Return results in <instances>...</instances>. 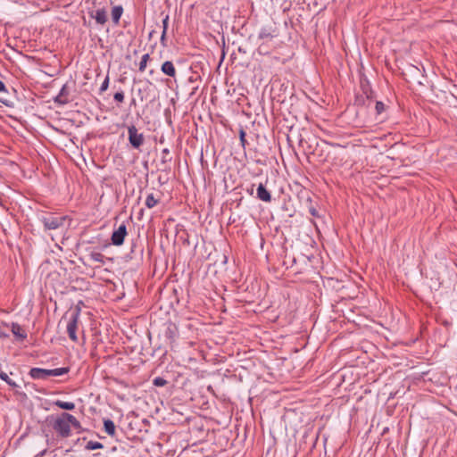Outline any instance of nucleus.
I'll use <instances>...</instances> for the list:
<instances>
[{
  "label": "nucleus",
  "mask_w": 457,
  "mask_h": 457,
  "mask_svg": "<svg viewBox=\"0 0 457 457\" xmlns=\"http://www.w3.org/2000/svg\"><path fill=\"white\" fill-rule=\"evenodd\" d=\"M67 216L55 213H47L39 217V221L46 230H54L64 226Z\"/></svg>",
  "instance_id": "3"
},
{
  "label": "nucleus",
  "mask_w": 457,
  "mask_h": 457,
  "mask_svg": "<svg viewBox=\"0 0 457 457\" xmlns=\"http://www.w3.org/2000/svg\"><path fill=\"white\" fill-rule=\"evenodd\" d=\"M109 81H110V79H109V76L107 75V76L105 77V79H104V81H103V83H102L101 87H100V93H103V92H104V91H106V90H107V88H108V87H109Z\"/></svg>",
  "instance_id": "23"
},
{
  "label": "nucleus",
  "mask_w": 457,
  "mask_h": 457,
  "mask_svg": "<svg viewBox=\"0 0 457 457\" xmlns=\"http://www.w3.org/2000/svg\"><path fill=\"white\" fill-rule=\"evenodd\" d=\"M257 197L258 199L269 203L271 201L270 193L266 189L263 184H259L257 187Z\"/></svg>",
  "instance_id": "12"
},
{
  "label": "nucleus",
  "mask_w": 457,
  "mask_h": 457,
  "mask_svg": "<svg viewBox=\"0 0 457 457\" xmlns=\"http://www.w3.org/2000/svg\"><path fill=\"white\" fill-rule=\"evenodd\" d=\"M89 257L94 262H100V263H104V256L103 253H101L99 252H92L89 254Z\"/></svg>",
  "instance_id": "21"
},
{
  "label": "nucleus",
  "mask_w": 457,
  "mask_h": 457,
  "mask_svg": "<svg viewBox=\"0 0 457 457\" xmlns=\"http://www.w3.org/2000/svg\"><path fill=\"white\" fill-rule=\"evenodd\" d=\"M158 204V200L155 199L154 194H149L145 199V206L149 209L154 208Z\"/></svg>",
  "instance_id": "19"
},
{
  "label": "nucleus",
  "mask_w": 457,
  "mask_h": 457,
  "mask_svg": "<svg viewBox=\"0 0 457 457\" xmlns=\"http://www.w3.org/2000/svg\"><path fill=\"white\" fill-rule=\"evenodd\" d=\"M129 141L135 149L140 148L145 141L143 133H139L135 125L128 127Z\"/></svg>",
  "instance_id": "5"
},
{
  "label": "nucleus",
  "mask_w": 457,
  "mask_h": 457,
  "mask_svg": "<svg viewBox=\"0 0 457 457\" xmlns=\"http://www.w3.org/2000/svg\"><path fill=\"white\" fill-rule=\"evenodd\" d=\"M70 369L67 367L56 368L53 370L41 369V368H31L29 375L33 379L45 380L49 377H59L65 375L69 372Z\"/></svg>",
  "instance_id": "2"
},
{
  "label": "nucleus",
  "mask_w": 457,
  "mask_h": 457,
  "mask_svg": "<svg viewBox=\"0 0 457 457\" xmlns=\"http://www.w3.org/2000/svg\"><path fill=\"white\" fill-rule=\"evenodd\" d=\"M127 234V226L124 222H122L116 229H114V231L112 234L111 240L112 245L117 246L121 245L124 242Z\"/></svg>",
  "instance_id": "7"
},
{
  "label": "nucleus",
  "mask_w": 457,
  "mask_h": 457,
  "mask_svg": "<svg viewBox=\"0 0 457 457\" xmlns=\"http://www.w3.org/2000/svg\"><path fill=\"white\" fill-rule=\"evenodd\" d=\"M163 74L174 78L176 76V69L172 62L166 61L161 66Z\"/></svg>",
  "instance_id": "11"
},
{
  "label": "nucleus",
  "mask_w": 457,
  "mask_h": 457,
  "mask_svg": "<svg viewBox=\"0 0 457 457\" xmlns=\"http://www.w3.org/2000/svg\"><path fill=\"white\" fill-rule=\"evenodd\" d=\"M103 448L104 445L96 441H88L85 445V449L87 451L98 450Z\"/></svg>",
  "instance_id": "18"
},
{
  "label": "nucleus",
  "mask_w": 457,
  "mask_h": 457,
  "mask_svg": "<svg viewBox=\"0 0 457 457\" xmlns=\"http://www.w3.org/2000/svg\"><path fill=\"white\" fill-rule=\"evenodd\" d=\"M3 91H6V87H5L4 83L2 80H0V92H3Z\"/></svg>",
  "instance_id": "32"
},
{
  "label": "nucleus",
  "mask_w": 457,
  "mask_h": 457,
  "mask_svg": "<svg viewBox=\"0 0 457 457\" xmlns=\"http://www.w3.org/2000/svg\"><path fill=\"white\" fill-rule=\"evenodd\" d=\"M166 34H167V31H165V29H162V36H161V44L162 46H166L167 44H166Z\"/></svg>",
  "instance_id": "27"
},
{
  "label": "nucleus",
  "mask_w": 457,
  "mask_h": 457,
  "mask_svg": "<svg viewBox=\"0 0 457 457\" xmlns=\"http://www.w3.org/2000/svg\"><path fill=\"white\" fill-rule=\"evenodd\" d=\"M149 59H150L149 54H145L144 55H142L141 61H140L139 66H138V70L140 72L145 71Z\"/></svg>",
  "instance_id": "20"
},
{
  "label": "nucleus",
  "mask_w": 457,
  "mask_h": 457,
  "mask_svg": "<svg viewBox=\"0 0 457 457\" xmlns=\"http://www.w3.org/2000/svg\"><path fill=\"white\" fill-rule=\"evenodd\" d=\"M167 383H168V381L162 377H156L153 380V384L155 386H164L167 385Z\"/></svg>",
  "instance_id": "22"
},
{
  "label": "nucleus",
  "mask_w": 457,
  "mask_h": 457,
  "mask_svg": "<svg viewBox=\"0 0 457 457\" xmlns=\"http://www.w3.org/2000/svg\"><path fill=\"white\" fill-rule=\"evenodd\" d=\"M239 137H240L241 145L243 146H245L246 140H245V132L243 129H240V131H239Z\"/></svg>",
  "instance_id": "26"
},
{
  "label": "nucleus",
  "mask_w": 457,
  "mask_h": 457,
  "mask_svg": "<svg viewBox=\"0 0 457 457\" xmlns=\"http://www.w3.org/2000/svg\"><path fill=\"white\" fill-rule=\"evenodd\" d=\"M309 212H310V213H311V215H312V216H313V217H317V218H319V217H320V215H319V213H318V211H317L314 207H310V208H309Z\"/></svg>",
  "instance_id": "31"
},
{
  "label": "nucleus",
  "mask_w": 457,
  "mask_h": 457,
  "mask_svg": "<svg viewBox=\"0 0 457 457\" xmlns=\"http://www.w3.org/2000/svg\"><path fill=\"white\" fill-rule=\"evenodd\" d=\"M163 335L170 344L173 343L179 336V328L173 322L168 321L164 324Z\"/></svg>",
  "instance_id": "8"
},
{
  "label": "nucleus",
  "mask_w": 457,
  "mask_h": 457,
  "mask_svg": "<svg viewBox=\"0 0 457 457\" xmlns=\"http://www.w3.org/2000/svg\"><path fill=\"white\" fill-rule=\"evenodd\" d=\"M375 109L378 114H380L385 110V104L382 102L378 101L375 105Z\"/></svg>",
  "instance_id": "25"
},
{
  "label": "nucleus",
  "mask_w": 457,
  "mask_h": 457,
  "mask_svg": "<svg viewBox=\"0 0 457 457\" xmlns=\"http://www.w3.org/2000/svg\"><path fill=\"white\" fill-rule=\"evenodd\" d=\"M80 309L74 311L67 324V333L70 339L73 342H78L77 329L79 320Z\"/></svg>",
  "instance_id": "4"
},
{
  "label": "nucleus",
  "mask_w": 457,
  "mask_h": 457,
  "mask_svg": "<svg viewBox=\"0 0 457 457\" xmlns=\"http://www.w3.org/2000/svg\"><path fill=\"white\" fill-rule=\"evenodd\" d=\"M71 426L75 428H81L80 422L77 418L68 412H62L52 423L53 429L62 438L69 437L71 435Z\"/></svg>",
  "instance_id": "1"
},
{
  "label": "nucleus",
  "mask_w": 457,
  "mask_h": 457,
  "mask_svg": "<svg viewBox=\"0 0 457 457\" xmlns=\"http://www.w3.org/2000/svg\"><path fill=\"white\" fill-rule=\"evenodd\" d=\"M54 404L66 411H72L75 408V403L71 402H63L61 400H56L54 402Z\"/></svg>",
  "instance_id": "15"
},
{
  "label": "nucleus",
  "mask_w": 457,
  "mask_h": 457,
  "mask_svg": "<svg viewBox=\"0 0 457 457\" xmlns=\"http://www.w3.org/2000/svg\"><path fill=\"white\" fill-rule=\"evenodd\" d=\"M259 51L262 54H268L269 51H270V46H269L261 45V46H259Z\"/></svg>",
  "instance_id": "28"
},
{
  "label": "nucleus",
  "mask_w": 457,
  "mask_h": 457,
  "mask_svg": "<svg viewBox=\"0 0 457 457\" xmlns=\"http://www.w3.org/2000/svg\"><path fill=\"white\" fill-rule=\"evenodd\" d=\"M169 26V15H166L165 18L162 20V29H165L167 31Z\"/></svg>",
  "instance_id": "29"
},
{
  "label": "nucleus",
  "mask_w": 457,
  "mask_h": 457,
  "mask_svg": "<svg viewBox=\"0 0 457 457\" xmlns=\"http://www.w3.org/2000/svg\"><path fill=\"white\" fill-rule=\"evenodd\" d=\"M12 333L14 335L16 339L20 341H23L24 339L27 338V333L18 323H12Z\"/></svg>",
  "instance_id": "13"
},
{
  "label": "nucleus",
  "mask_w": 457,
  "mask_h": 457,
  "mask_svg": "<svg viewBox=\"0 0 457 457\" xmlns=\"http://www.w3.org/2000/svg\"><path fill=\"white\" fill-rule=\"evenodd\" d=\"M69 90L66 85H63L59 94L54 97V102L60 104H66L69 103Z\"/></svg>",
  "instance_id": "10"
},
{
  "label": "nucleus",
  "mask_w": 457,
  "mask_h": 457,
  "mask_svg": "<svg viewBox=\"0 0 457 457\" xmlns=\"http://www.w3.org/2000/svg\"><path fill=\"white\" fill-rule=\"evenodd\" d=\"M123 13V8L121 5L114 6L112 10V19L114 24H118L120 19Z\"/></svg>",
  "instance_id": "14"
},
{
  "label": "nucleus",
  "mask_w": 457,
  "mask_h": 457,
  "mask_svg": "<svg viewBox=\"0 0 457 457\" xmlns=\"http://www.w3.org/2000/svg\"><path fill=\"white\" fill-rule=\"evenodd\" d=\"M88 14L96 20L97 24L104 25L107 21V12L104 7L89 11Z\"/></svg>",
  "instance_id": "9"
},
{
  "label": "nucleus",
  "mask_w": 457,
  "mask_h": 457,
  "mask_svg": "<svg viewBox=\"0 0 457 457\" xmlns=\"http://www.w3.org/2000/svg\"><path fill=\"white\" fill-rule=\"evenodd\" d=\"M278 35V30L275 25L266 24L262 26L258 34V38L263 43L271 41Z\"/></svg>",
  "instance_id": "6"
},
{
  "label": "nucleus",
  "mask_w": 457,
  "mask_h": 457,
  "mask_svg": "<svg viewBox=\"0 0 457 457\" xmlns=\"http://www.w3.org/2000/svg\"><path fill=\"white\" fill-rule=\"evenodd\" d=\"M4 337V334L0 333V337Z\"/></svg>",
  "instance_id": "34"
},
{
  "label": "nucleus",
  "mask_w": 457,
  "mask_h": 457,
  "mask_svg": "<svg viewBox=\"0 0 457 457\" xmlns=\"http://www.w3.org/2000/svg\"><path fill=\"white\" fill-rule=\"evenodd\" d=\"M104 431L109 436H113L115 434V425L112 420H109V419L104 420Z\"/></svg>",
  "instance_id": "16"
},
{
  "label": "nucleus",
  "mask_w": 457,
  "mask_h": 457,
  "mask_svg": "<svg viewBox=\"0 0 457 457\" xmlns=\"http://www.w3.org/2000/svg\"><path fill=\"white\" fill-rule=\"evenodd\" d=\"M46 453V450L38 453L35 457H43V455Z\"/></svg>",
  "instance_id": "33"
},
{
  "label": "nucleus",
  "mask_w": 457,
  "mask_h": 457,
  "mask_svg": "<svg viewBox=\"0 0 457 457\" xmlns=\"http://www.w3.org/2000/svg\"><path fill=\"white\" fill-rule=\"evenodd\" d=\"M113 98L115 101L119 102V103H122L124 101V93L123 91H119V92H116L113 96Z\"/></svg>",
  "instance_id": "24"
},
{
  "label": "nucleus",
  "mask_w": 457,
  "mask_h": 457,
  "mask_svg": "<svg viewBox=\"0 0 457 457\" xmlns=\"http://www.w3.org/2000/svg\"><path fill=\"white\" fill-rule=\"evenodd\" d=\"M162 162H167L166 160V156H168L170 154V150L168 148H164L162 149Z\"/></svg>",
  "instance_id": "30"
},
{
  "label": "nucleus",
  "mask_w": 457,
  "mask_h": 457,
  "mask_svg": "<svg viewBox=\"0 0 457 457\" xmlns=\"http://www.w3.org/2000/svg\"><path fill=\"white\" fill-rule=\"evenodd\" d=\"M0 378L3 381H4L6 384H8L12 388H18V387H20V386L15 381L9 378V376L7 375V373H5L3 370H0Z\"/></svg>",
  "instance_id": "17"
}]
</instances>
